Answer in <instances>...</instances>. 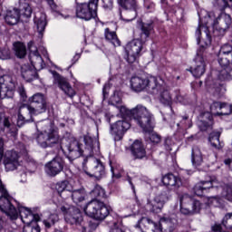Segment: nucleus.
Wrapping results in <instances>:
<instances>
[{
    "label": "nucleus",
    "instance_id": "f257e3e1",
    "mask_svg": "<svg viewBox=\"0 0 232 232\" xmlns=\"http://www.w3.org/2000/svg\"><path fill=\"white\" fill-rule=\"evenodd\" d=\"M0 193H2L0 197V209L3 213H5L10 220H17L20 216L22 222L26 224L24 227L23 232H41V227L37 225L41 218L39 215L32 213V210L24 207H18L17 210L15 205H14L17 204V201L8 194V190H6L1 179Z\"/></svg>",
    "mask_w": 232,
    "mask_h": 232
},
{
    "label": "nucleus",
    "instance_id": "f03ea898",
    "mask_svg": "<svg viewBox=\"0 0 232 232\" xmlns=\"http://www.w3.org/2000/svg\"><path fill=\"white\" fill-rule=\"evenodd\" d=\"M122 102V99L117 92L111 97V104L116 106L120 113L123 117H130L134 119L135 122L143 130V131H151L153 130V114L150 112L148 108L142 104H138L133 109L130 110L126 106L120 105Z\"/></svg>",
    "mask_w": 232,
    "mask_h": 232
},
{
    "label": "nucleus",
    "instance_id": "7ed1b4c3",
    "mask_svg": "<svg viewBox=\"0 0 232 232\" xmlns=\"http://www.w3.org/2000/svg\"><path fill=\"white\" fill-rule=\"evenodd\" d=\"M84 213L96 220H104L109 226L111 232H124L122 229V218L117 214L110 215V208L99 199H92L83 208Z\"/></svg>",
    "mask_w": 232,
    "mask_h": 232
},
{
    "label": "nucleus",
    "instance_id": "20e7f679",
    "mask_svg": "<svg viewBox=\"0 0 232 232\" xmlns=\"http://www.w3.org/2000/svg\"><path fill=\"white\" fill-rule=\"evenodd\" d=\"M140 39H134L129 42L125 46V59L129 64H133L140 55H142V43H146L155 34V20L150 19L147 22H141Z\"/></svg>",
    "mask_w": 232,
    "mask_h": 232
},
{
    "label": "nucleus",
    "instance_id": "39448f33",
    "mask_svg": "<svg viewBox=\"0 0 232 232\" xmlns=\"http://www.w3.org/2000/svg\"><path fill=\"white\" fill-rule=\"evenodd\" d=\"M36 129L41 131L35 135V140L40 148H52L54 144L61 143L59 131L52 121H39L36 124Z\"/></svg>",
    "mask_w": 232,
    "mask_h": 232
},
{
    "label": "nucleus",
    "instance_id": "423d86ee",
    "mask_svg": "<svg viewBox=\"0 0 232 232\" xmlns=\"http://www.w3.org/2000/svg\"><path fill=\"white\" fill-rule=\"evenodd\" d=\"M159 79L154 76H132L130 79V88L133 92H140L146 90L148 93H159L160 85L157 83Z\"/></svg>",
    "mask_w": 232,
    "mask_h": 232
},
{
    "label": "nucleus",
    "instance_id": "0eeeda50",
    "mask_svg": "<svg viewBox=\"0 0 232 232\" xmlns=\"http://www.w3.org/2000/svg\"><path fill=\"white\" fill-rule=\"evenodd\" d=\"M76 3V16L79 19L84 21H90L97 17V6L99 0H90L89 3H80L79 0H75Z\"/></svg>",
    "mask_w": 232,
    "mask_h": 232
},
{
    "label": "nucleus",
    "instance_id": "6e6552de",
    "mask_svg": "<svg viewBox=\"0 0 232 232\" xmlns=\"http://www.w3.org/2000/svg\"><path fill=\"white\" fill-rule=\"evenodd\" d=\"M64 140L65 139H61V150L65 153L69 160H75V159L82 157V153H84V146L81 141L72 139L70 140L67 145H64Z\"/></svg>",
    "mask_w": 232,
    "mask_h": 232
},
{
    "label": "nucleus",
    "instance_id": "1a4fd4ad",
    "mask_svg": "<svg viewBox=\"0 0 232 232\" xmlns=\"http://www.w3.org/2000/svg\"><path fill=\"white\" fill-rule=\"evenodd\" d=\"M57 209L64 215V220L67 224L72 226L82 222V214H81V210L78 208L70 206L67 203H62L57 206Z\"/></svg>",
    "mask_w": 232,
    "mask_h": 232
},
{
    "label": "nucleus",
    "instance_id": "9d476101",
    "mask_svg": "<svg viewBox=\"0 0 232 232\" xmlns=\"http://www.w3.org/2000/svg\"><path fill=\"white\" fill-rule=\"evenodd\" d=\"M180 212L182 215H193L195 213H200L202 209V203L199 200L195 199L188 194H184L180 197Z\"/></svg>",
    "mask_w": 232,
    "mask_h": 232
},
{
    "label": "nucleus",
    "instance_id": "9b49d317",
    "mask_svg": "<svg viewBox=\"0 0 232 232\" xmlns=\"http://www.w3.org/2000/svg\"><path fill=\"white\" fill-rule=\"evenodd\" d=\"M218 63L222 68L218 74V80L232 81V56L218 54Z\"/></svg>",
    "mask_w": 232,
    "mask_h": 232
},
{
    "label": "nucleus",
    "instance_id": "f8f14e48",
    "mask_svg": "<svg viewBox=\"0 0 232 232\" xmlns=\"http://www.w3.org/2000/svg\"><path fill=\"white\" fill-rule=\"evenodd\" d=\"M195 66L190 69L192 75L196 78L202 77L206 73V47L200 46L194 59Z\"/></svg>",
    "mask_w": 232,
    "mask_h": 232
},
{
    "label": "nucleus",
    "instance_id": "ddd939ff",
    "mask_svg": "<svg viewBox=\"0 0 232 232\" xmlns=\"http://www.w3.org/2000/svg\"><path fill=\"white\" fill-rule=\"evenodd\" d=\"M53 84H56L65 95L69 96L70 99H73L75 95H77V92L72 87L70 84V82H68V79L64 78L63 76H61L57 72H53Z\"/></svg>",
    "mask_w": 232,
    "mask_h": 232
},
{
    "label": "nucleus",
    "instance_id": "4468645a",
    "mask_svg": "<svg viewBox=\"0 0 232 232\" xmlns=\"http://www.w3.org/2000/svg\"><path fill=\"white\" fill-rule=\"evenodd\" d=\"M163 82L160 79L157 80V84H159L160 89L158 90V93H150V95H154V97H159L160 102L164 106H167L169 111H173L171 108V104H173V98L171 97V93L162 85Z\"/></svg>",
    "mask_w": 232,
    "mask_h": 232
},
{
    "label": "nucleus",
    "instance_id": "2eb2a0df",
    "mask_svg": "<svg viewBox=\"0 0 232 232\" xmlns=\"http://www.w3.org/2000/svg\"><path fill=\"white\" fill-rule=\"evenodd\" d=\"M15 80L10 76L0 77V97H14V90H15Z\"/></svg>",
    "mask_w": 232,
    "mask_h": 232
},
{
    "label": "nucleus",
    "instance_id": "dca6fc26",
    "mask_svg": "<svg viewBox=\"0 0 232 232\" xmlns=\"http://www.w3.org/2000/svg\"><path fill=\"white\" fill-rule=\"evenodd\" d=\"M64 169V160L55 157L44 165V171L49 177H57Z\"/></svg>",
    "mask_w": 232,
    "mask_h": 232
},
{
    "label": "nucleus",
    "instance_id": "f3484780",
    "mask_svg": "<svg viewBox=\"0 0 232 232\" xmlns=\"http://www.w3.org/2000/svg\"><path fill=\"white\" fill-rule=\"evenodd\" d=\"M28 50H29V60L30 63L35 70H43L44 68V61H43V57L39 54V51H37V46L34 44V42L28 43Z\"/></svg>",
    "mask_w": 232,
    "mask_h": 232
},
{
    "label": "nucleus",
    "instance_id": "a211bd4d",
    "mask_svg": "<svg viewBox=\"0 0 232 232\" xmlns=\"http://www.w3.org/2000/svg\"><path fill=\"white\" fill-rule=\"evenodd\" d=\"M34 115H39L38 112H35V111L33 109L31 105L28 104H23L20 106L18 110V119H17V124L18 126H23L25 122H32L34 121L32 117Z\"/></svg>",
    "mask_w": 232,
    "mask_h": 232
},
{
    "label": "nucleus",
    "instance_id": "6ab92c4d",
    "mask_svg": "<svg viewBox=\"0 0 232 232\" xmlns=\"http://www.w3.org/2000/svg\"><path fill=\"white\" fill-rule=\"evenodd\" d=\"M130 126V122L124 120L118 121L111 125V133L114 135L115 140H121Z\"/></svg>",
    "mask_w": 232,
    "mask_h": 232
},
{
    "label": "nucleus",
    "instance_id": "aec40b11",
    "mask_svg": "<svg viewBox=\"0 0 232 232\" xmlns=\"http://www.w3.org/2000/svg\"><path fill=\"white\" fill-rule=\"evenodd\" d=\"M28 101L38 115L46 111V98H44L43 93H35Z\"/></svg>",
    "mask_w": 232,
    "mask_h": 232
},
{
    "label": "nucleus",
    "instance_id": "412c9836",
    "mask_svg": "<svg viewBox=\"0 0 232 232\" xmlns=\"http://www.w3.org/2000/svg\"><path fill=\"white\" fill-rule=\"evenodd\" d=\"M169 198L166 194L156 196L153 200L148 201L147 208L152 213H160L162 211V208H164V204H166Z\"/></svg>",
    "mask_w": 232,
    "mask_h": 232
},
{
    "label": "nucleus",
    "instance_id": "4be33fe9",
    "mask_svg": "<svg viewBox=\"0 0 232 232\" xmlns=\"http://www.w3.org/2000/svg\"><path fill=\"white\" fill-rule=\"evenodd\" d=\"M216 184L217 181L211 179L209 180L200 181L195 185L194 193L198 197H204V195L208 193L211 188H218Z\"/></svg>",
    "mask_w": 232,
    "mask_h": 232
},
{
    "label": "nucleus",
    "instance_id": "5701e85b",
    "mask_svg": "<svg viewBox=\"0 0 232 232\" xmlns=\"http://www.w3.org/2000/svg\"><path fill=\"white\" fill-rule=\"evenodd\" d=\"M231 15L222 12L214 20L215 28H219L221 32H225L231 26Z\"/></svg>",
    "mask_w": 232,
    "mask_h": 232
},
{
    "label": "nucleus",
    "instance_id": "b1692460",
    "mask_svg": "<svg viewBox=\"0 0 232 232\" xmlns=\"http://www.w3.org/2000/svg\"><path fill=\"white\" fill-rule=\"evenodd\" d=\"M130 152L135 160H142V159H148L146 156V149L142 144V141L136 140L130 146Z\"/></svg>",
    "mask_w": 232,
    "mask_h": 232
},
{
    "label": "nucleus",
    "instance_id": "393cba45",
    "mask_svg": "<svg viewBox=\"0 0 232 232\" xmlns=\"http://www.w3.org/2000/svg\"><path fill=\"white\" fill-rule=\"evenodd\" d=\"M210 111L212 115H230L232 108L227 103L214 102L210 105Z\"/></svg>",
    "mask_w": 232,
    "mask_h": 232
},
{
    "label": "nucleus",
    "instance_id": "a878e982",
    "mask_svg": "<svg viewBox=\"0 0 232 232\" xmlns=\"http://www.w3.org/2000/svg\"><path fill=\"white\" fill-rule=\"evenodd\" d=\"M106 170L104 168V164H102V161L101 160H94L93 161V167L91 169L90 172H86L89 177H94V179H102L103 175H105Z\"/></svg>",
    "mask_w": 232,
    "mask_h": 232
},
{
    "label": "nucleus",
    "instance_id": "bb28decb",
    "mask_svg": "<svg viewBox=\"0 0 232 232\" xmlns=\"http://www.w3.org/2000/svg\"><path fill=\"white\" fill-rule=\"evenodd\" d=\"M21 77L27 82L34 81V79H37V72L35 68H34L30 64H23L20 67Z\"/></svg>",
    "mask_w": 232,
    "mask_h": 232
},
{
    "label": "nucleus",
    "instance_id": "cd10ccee",
    "mask_svg": "<svg viewBox=\"0 0 232 232\" xmlns=\"http://www.w3.org/2000/svg\"><path fill=\"white\" fill-rule=\"evenodd\" d=\"M55 189L62 198H68V195L72 194L73 187L69 181L63 180L55 185Z\"/></svg>",
    "mask_w": 232,
    "mask_h": 232
},
{
    "label": "nucleus",
    "instance_id": "c85d7f7f",
    "mask_svg": "<svg viewBox=\"0 0 232 232\" xmlns=\"http://www.w3.org/2000/svg\"><path fill=\"white\" fill-rule=\"evenodd\" d=\"M175 231V224L169 218H161L158 224L156 232H173Z\"/></svg>",
    "mask_w": 232,
    "mask_h": 232
},
{
    "label": "nucleus",
    "instance_id": "c756f323",
    "mask_svg": "<svg viewBox=\"0 0 232 232\" xmlns=\"http://www.w3.org/2000/svg\"><path fill=\"white\" fill-rule=\"evenodd\" d=\"M162 182L165 186H169V188H180V186H182V179L172 173L165 175L162 178Z\"/></svg>",
    "mask_w": 232,
    "mask_h": 232
},
{
    "label": "nucleus",
    "instance_id": "7c9ffc66",
    "mask_svg": "<svg viewBox=\"0 0 232 232\" xmlns=\"http://www.w3.org/2000/svg\"><path fill=\"white\" fill-rule=\"evenodd\" d=\"M21 155H28V151L24 148V145H22V150L19 151L15 150H7L4 154V160H19Z\"/></svg>",
    "mask_w": 232,
    "mask_h": 232
},
{
    "label": "nucleus",
    "instance_id": "2f4dec72",
    "mask_svg": "<svg viewBox=\"0 0 232 232\" xmlns=\"http://www.w3.org/2000/svg\"><path fill=\"white\" fill-rule=\"evenodd\" d=\"M46 24L48 23L46 22V14L44 13H39L34 17V26H36V30L39 34V35H43V33L44 32L46 28Z\"/></svg>",
    "mask_w": 232,
    "mask_h": 232
},
{
    "label": "nucleus",
    "instance_id": "473e14b6",
    "mask_svg": "<svg viewBox=\"0 0 232 232\" xmlns=\"http://www.w3.org/2000/svg\"><path fill=\"white\" fill-rule=\"evenodd\" d=\"M198 126L201 130H206L213 124V116L209 112H201L198 116Z\"/></svg>",
    "mask_w": 232,
    "mask_h": 232
},
{
    "label": "nucleus",
    "instance_id": "72a5a7b5",
    "mask_svg": "<svg viewBox=\"0 0 232 232\" xmlns=\"http://www.w3.org/2000/svg\"><path fill=\"white\" fill-rule=\"evenodd\" d=\"M19 9L14 8L13 10H7L5 15V21L6 24L14 26L19 23Z\"/></svg>",
    "mask_w": 232,
    "mask_h": 232
},
{
    "label": "nucleus",
    "instance_id": "f704fd0d",
    "mask_svg": "<svg viewBox=\"0 0 232 232\" xmlns=\"http://www.w3.org/2000/svg\"><path fill=\"white\" fill-rule=\"evenodd\" d=\"M191 162L195 168L202 166V163L204 162V157L202 156V152L200 151V149L197 146L192 148Z\"/></svg>",
    "mask_w": 232,
    "mask_h": 232
},
{
    "label": "nucleus",
    "instance_id": "c9c22d12",
    "mask_svg": "<svg viewBox=\"0 0 232 232\" xmlns=\"http://www.w3.org/2000/svg\"><path fill=\"white\" fill-rule=\"evenodd\" d=\"M71 197L72 202L74 204H79L80 202H82L84 198H86V190L83 188L73 189L71 191V194H68L67 198Z\"/></svg>",
    "mask_w": 232,
    "mask_h": 232
},
{
    "label": "nucleus",
    "instance_id": "e433bc0d",
    "mask_svg": "<svg viewBox=\"0 0 232 232\" xmlns=\"http://www.w3.org/2000/svg\"><path fill=\"white\" fill-rule=\"evenodd\" d=\"M140 226H143L146 229H150L152 232H157V229H159V224L149 218H142L136 227H140Z\"/></svg>",
    "mask_w": 232,
    "mask_h": 232
},
{
    "label": "nucleus",
    "instance_id": "4c0bfd02",
    "mask_svg": "<svg viewBox=\"0 0 232 232\" xmlns=\"http://www.w3.org/2000/svg\"><path fill=\"white\" fill-rule=\"evenodd\" d=\"M83 140L85 142V151H87V154L93 155V150H95V146H99V141L97 139L87 135L84 136Z\"/></svg>",
    "mask_w": 232,
    "mask_h": 232
},
{
    "label": "nucleus",
    "instance_id": "58836bf2",
    "mask_svg": "<svg viewBox=\"0 0 232 232\" xmlns=\"http://www.w3.org/2000/svg\"><path fill=\"white\" fill-rule=\"evenodd\" d=\"M177 121L178 122L176 123V126L178 130H188V128H191V126H193V123L191 122V120H189V117L188 115L178 116Z\"/></svg>",
    "mask_w": 232,
    "mask_h": 232
},
{
    "label": "nucleus",
    "instance_id": "ea45409f",
    "mask_svg": "<svg viewBox=\"0 0 232 232\" xmlns=\"http://www.w3.org/2000/svg\"><path fill=\"white\" fill-rule=\"evenodd\" d=\"M104 35L106 41H109L111 44L114 45L115 47L121 46V40H119L117 33L111 31L110 28H106L104 31Z\"/></svg>",
    "mask_w": 232,
    "mask_h": 232
},
{
    "label": "nucleus",
    "instance_id": "a19ab883",
    "mask_svg": "<svg viewBox=\"0 0 232 232\" xmlns=\"http://www.w3.org/2000/svg\"><path fill=\"white\" fill-rule=\"evenodd\" d=\"M137 18V9L120 11V19L124 23H130Z\"/></svg>",
    "mask_w": 232,
    "mask_h": 232
},
{
    "label": "nucleus",
    "instance_id": "79ce46f5",
    "mask_svg": "<svg viewBox=\"0 0 232 232\" xmlns=\"http://www.w3.org/2000/svg\"><path fill=\"white\" fill-rule=\"evenodd\" d=\"M14 52L18 59H24L26 57V45L21 42H15L14 44Z\"/></svg>",
    "mask_w": 232,
    "mask_h": 232
},
{
    "label": "nucleus",
    "instance_id": "37998d69",
    "mask_svg": "<svg viewBox=\"0 0 232 232\" xmlns=\"http://www.w3.org/2000/svg\"><path fill=\"white\" fill-rule=\"evenodd\" d=\"M208 141L210 142L212 148H215L216 150H220L224 146L222 143H220V132L218 131L211 132L208 137Z\"/></svg>",
    "mask_w": 232,
    "mask_h": 232
},
{
    "label": "nucleus",
    "instance_id": "c03bdc74",
    "mask_svg": "<svg viewBox=\"0 0 232 232\" xmlns=\"http://www.w3.org/2000/svg\"><path fill=\"white\" fill-rule=\"evenodd\" d=\"M118 4L123 10H137L138 8L136 0H118Z\"/></svg>",
    "mask_w": 232,
    "mask_h": 232
},
{
    "label": "nucleus",
    "instance_id": "a18cd8bd",
    "mask_svg": "<svg viewBox=\"0 0 232 232\" xmlns=\"http://www.w3.org/2000/svg\"><path fill=\"white\" fill-rule=\"evenodd\" d=\"M4 166L5 168V171H14L17 169L19 166H21L20 160H4Z\"/></svg>",
    "mask_w": 232,
    "mask_h": 232
},
{
    "label": "nucleus",
    "instance_id": "49530a36",
    "mask_svg": "<svg viewBox=\"0 0 232 232\" xmlns=\"http://www.w3.org/2000/svg\"><path fill=\"white\" fill-rule=\"evenodd\" d=\"M206 86H208L210 90H214V93H220V89L222 88V83L219 81L211 83L209 80H206Z\"/></svg>",
    "mask_w": 232,
    "mask_h": 232
},
{
    "label": "nucleus",
    "instance_id": "de8ad7c7",
    "mask_svg": "<svg viewBox=\"0 0 232 232\" xmlns=\"http://www.w3.org/2000/svg\"><path fill=\"white\" fill-rule=\"evenodd\" d=\"M218 54L232 57V45L229 44H225L221 46Z\"/></svg>",
    "mask_w": 232,
    "mask_h": 232
},
{
    "label": "nucleus",
    "instance_id": "09e8293b",
    "mask_svg": "<svg viewBox=\"0 0 232 232\" xmlns=\"http://www.w3.org/2000/svg\"><path fill=\"white\" fill-rule=\"evenodd\" d=\"M58 221L59 216L57 214H51L47 219L44 220V224L45 227L50 228L51 226H53Z\"/></svg>",
    "mask_w": 232,
    "mask_h": 232
},
{
    "label": "nucleus",
    "instance_id": "8fccbe9b",
    "mask_svg": "<svg viewBox=\"0 0 232 232\" xmlns=\"http://www.w3.org/2000/svg\"><path fill=\"white\" fill-rule=\"evenodd\" d=\"M222 197L229 202H232V186L225 185L223 187Z\"/></svg>",
    "mask_w": 232,
    "mask_h": 232
},
{
    "label": "nucleus",
    "instance_id": "3c124183",
    "mask_svg": "<svg viewBox=\"0 0 232 232\" xmlns=\"http://www.w3.org/2000/svg\"><path fill=\"white\" fill-rule=\"evenodd\" d=\"M222 225L227 229H232V213H227L223 218Z\"/></svg>",
    "mask_w": 232,
    "mask_h": 232
},
{
    "label": "nucleus",
    "instance_id": "603ef678",
    "mask_svg": "<svg viewBox=\"0 0 232 232\" xmlns=\"http://www.w3.org/2000/svg\"><path fill=\"white\" fill-rule=\"evenodd\" d=\"M110 165H111V171L112 173V177H115V179H121V177H122V171L124 170L119 167H113L111 165V162H110Z\"/></svg>",
    "mask_w": 232,
    "mask_h": 232
},
{
    "label": "nucleus",
    "instance_id": "864d4df0",
    "mask_svg": "<svg viewBox=\"0 0 232 232\" xmlns=\"http://www.w3.org/2000/svg\"><path fill=\"white\" fill-rule=\"evenodd\" d=\"M94 197H97V198H104L106 197V191L102 187H95V188L92 191Z\"/></svg>",
    "mask_w": 232,
    "mask_h": 232
},
{
    "label": "nucleus",
    "instance_id": "5fc2aeb1",
    "mask_svg": "<svg viewBox=\"0 0 232 232\" xmlns=\"http://www.w3.org/2000/svg\"><path fill=\"white\" fill-rule=\"evenodd\" d=\"M47 5H49L52 12H53L54 14H58V15H60V17H63V14L59 13V7L57 6V5L55 4V2L53 0H45Z\"/></svg>",
    "mask_w": 232,
    "mask_h": 232
},
{
    "label": "nucleus",
    "instance_id": "6e6d98bb",
    "mask_svg": "<svg viewBox=\"0 0 232 232\" xmlns=\"http://www.w3.org/2000/svg\"><path fill=\"white\" fill-rule=\"evenodd\" d=\"M208 206H213L214 208H218V206H220V198H218V197L208 198Z\"/></svg>",
    "mask_w": 232,
    "mask_h": 232
},
{
    "label": "nucleus",
    "instance_id": "4d7b16f0",
    "mask_svg": "<svg viewBox=\"0 0 232 232\" xmlns=\"http://www.w3.org/2000/svg\"><path fill=\"white\" fill-rule=\"evenodd\" d=\"M0 59H2V61L10 59V50L6 48L0 49Z\"/></svg>",
    "mask_w": 232,
    "mask_h": 232
},
{
    "label": "nucleus",
    "instance_id": "13d9d810",
    "mask_svg": "<svg viewBox=\"0 0 232 232\" xmlns=\"http://www.w3.org/2000/svg\"><path fill=\"white\" fill-rule=\"evenodd\" d=\"M149 139L150 140V142H153L154 144H159V142H160V135L152 132L149 134Z\"/></svg>",
    "mask_w": 232,
    "mask_h": 232
},
{
    "label": "nucleus",
    "instance_id": "bf43d9fd",
    "mask_svg": "<svg viewBox=\"0 0 232 232\" xmlns=\"http://www.w3.org/2000/svg\"><path fill=\"white\" fill-rule=\"evenodd\" d=\"M144 6L148 12H155V4L153 2L145 1Z\"/></svg>",
    "mask_w": 232,
    "mask_h": 232
},
{
    "label": "nucleus",
    "instance_id": "052dcab7",
    "mask_svg": "<svg viewBox=\"0 0 232 232\" xmlns=\"http://www.w3.org/2000/svg\"><path fill=\"white\" fill-rule=\"evenodd\" d=\"M164 144H165V149L167 150V151L173 150V141L171 140V138H166Z\"/></svg>",
    "mask_w": 232,
    "mask_h": 232
},
{
    "label": "nucleus",
    "instance_id": "680f3d73",
    "mask_svg": "<svg viewBox=\"0 0 232 232\" xmlns=\"http://www.w3.org/2000/svg\"><path fill=\"white\" fill-rule=\"evenodd\" d=\"M18 93H19L22 101H24V102L26 101L28 96H26V90H24V86H20L18 88Z\"/></svg>",
    "mask_w": 232,
    "mask_h": 232
},
{
    "label": "nucleus",
    "instance_id": "e2e57ef3",
    "mask_svg": "<svg viewBox=\"0 0 232 232\" xmlns=\"http://www.w3.org/2000/svg\"><path fill=\"white\" fill-rule=\"evenodd\" d=\"M214 1L216 5H218V6H222L224 9L229 6V2H227V0H214Z\"/></svg>",
    "mask_w": 232,
    "mask_h": 232
},
{
    "label": "nucleus",
    "instance_id": "0e129e2a",
    "mask_svg": "<svg viewBox=\"0 0 232 232\" xmlns=\"http://www.w3.org/2000/svg\"><path fill=\"white\" fill-rule=\"evenodd\" d=\"M200 28H202V24H200L199 22L198 27L196 30V37H197L198 44H200V35L202 34V32L200 31Z\"/></svg>",
    "mask_w": 232,
    "mask_h": 232
},
{
    "label": "nucleus",
    "instance_id": "69168bd1",
    "mask_svg": "<svg viewBox=\"0 0 232 232\" xmlns=\"http://www.w3.org/2000/svg\"><path fill=\"white\" fill-rule=\"evenodd\" d=\"M127 180H128V182H129V184H130V188H131V189L133 191V194L136 195L137 192L135 191V185H133V182L131 181V178L128 177Z\"/></svg>",
    "mask_w": 232,
    "mask_h": 232
},
{
    "label": "nucleus",
    "instance_id": "338daca9",
    "mask_svg": "<svg viewBox=\"0 0 232 232\" xmlns=\"http://www.w3.org/2000/svg\"><path fill=\"white\" fill-rule=\"evenodd\" d=\"M5 226V220L3 219V217L0 216V227H3Z\"/></svg>",
    "mask_w": 232,
    "mask_h": 232
},
{
    "label": "nucleus",
    "instance_id": "774afa93",
    "mask_svg": "<svg viewBox=\"0 0 232 232\" xmlns=\"http://www.w3.org/2000/svg\"><path fill=\"white\" fill-rule=\"evenodd\" d=\"M193 139H195V136H190V137L187 138V142H191V140H193Z\"/></svg>",
    "mask_w": 232,
    "mask_h": 232
}]
</instances>
